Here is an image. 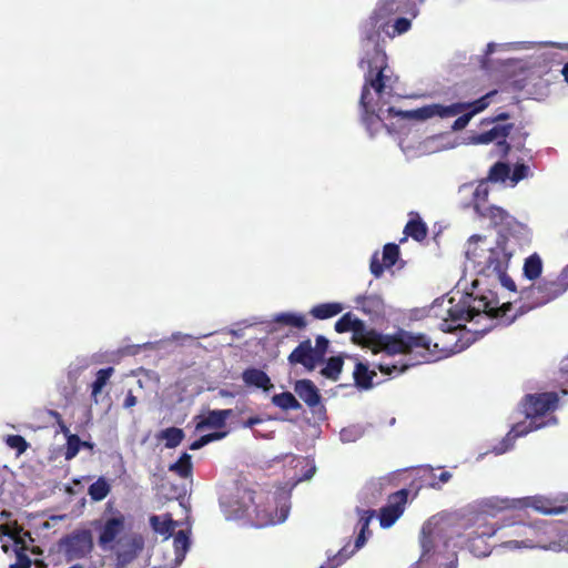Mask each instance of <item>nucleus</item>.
<instances>
[{"label":"nucleus","instance_id":"f257e3e1","mask_svg":"<svg viewBox=\"0 0 568 568\" xmlns=\"http://www.w3.org/2000/svg\"><path fill=\"white\" fill-rule=\"evenodd\" d=\"M337 333L352 332V339L355 344L369 348L374 354L385 353L387 355H409L412 363L378 364L381 373L389 376H398L410 366L435 362L438 358L432 339L424 333H413L399 328L394 334H383L374 328H368L364 321L353 316L352 313L344 314L336 323Z\"/></svg>","mask_w":568,"mask_h":568},{"label":"nucleus","instance_id":"aec40b11","mask_svg":"<svg viewBox=\"0 0 568 568\" xmlns=\"http://www.w3.org/2000/svg\"><path fill=\"white\" fill-rule=\"evenodd\" d=\"M287 361L291 365L301 364L306 371L312 372L322 362L316 356L310 338L302 341L288 355Z\"/></svg>","mask_w":568,"mask_h":568},{"label":"nucleus","instance_id":"9d476101","mask_svg":"<svg viewBox=\"0 0 568 568\" xmlns=\"http://www.w3.org/2000/svg\"><path fill=\"white\" fill-rule=\"evenodd\" d=\"M559 402L558 394L555 392H546L539 394H528L523 400V408L529 423H517L513 426L508 436L513 438L521 437L529 432L539 429L545 426V422H539L547 413L554 412Z\"/></svg>","mask_w":568,"mask_h":568},{"label":"nucleus","instance_id":"7ed1b4c3","mask_svg":"<svg viewBox=\"0 0 568 568\" xmlns=\"http://www.w3.org/2000/svg\"><path fill=\"white\" fill-rule=\"evenodd\" d=\"M424 0H378L369 17L361 24L362 57L372 58L377 53L386 54L381 44V29L397 14L416 18L418 6Z\"/></svg>","mask_w":568,"mask_h":568},{"label":"nucleus","instance_id":"09e8293b","mask_svg":"<svg viewBox=\"0 0 568 568\" xmlns=\"http://www.w3.org/2000/svg\"><path fill=\"white\" fill-rule=\"evenodd\" d=\"M384 262L379 258L378 253H375L369 263V270L375 277H381L385 268Z\"/></svg>","mask_w":568,"mask_h":568},{"label":"nucleus","instance_id":"6ab92c4d","mask_svg":"<svg viewBox=\"0 0 568 568\" xmlns=\"http://www.w3.org/2000/svg\"><path fill=\"white\" fill-rule=\"evenodd\" d=\"M519 509L534 508L542 515H558L568 511L567 500L558 498H548L544 496H534L518 498Z\"/></svg>","mask_w":568,"mask_h":568},{"label":"nucleus","instance_id":"a19ab883","mask_svg":"<svg viewBox=\"0 0 568 568\" xmlns=\"http://www.w3.org/2000/svg\"><path fill=\"white\" fill-rule=\"evenodd\" d=\"M114 369L113 367L101 368L97 372V377L92 383V393L94 402H98L97 396L101 393L102 388L106 385L108 381L112 376Z\"/></svg>","mask_w":568,"mask_h":568},{"label":"nucleus","instance_id":"37998d69","mask_svg":"<svg viewBox=\"0 0 568 568\" xmlns=\"http://www.w3.org/2000/svg\"><path fill=\"white\" fill-rule=\"evenodd\" d=\"M399 257V247L395 243H388L383 248L382 261L386 267H392L396 264Z\"/></svg>","mask_w":568,"mask_h":568},{"label":"nucleus","instance_id":"5701e85b","mask_svg":"<svg viewBox=\"0 0 568 568\" xmlns=\"http://www.w3.org/2000/svg\"><path fill=\"white\" fill-rule=\"evenodd\" d=\"M242 379L247 387L260 388L264 392H268L271 388H273L271 378L264 371L260 368L248 367L244 369L242 373Z\"/></svg>","mask_w":568,"mask_h":568},{"label":"nucleus","instance_id":"4d7b16f0","mask_svg":"<svg viewBox=\"0 0 568 568\" xmlns=\"http://www.w3.org/2000/svg\"><path fill=\"white\" fill-rule=\"evenodd\" d=\"M136 403H138L136 397L133 395L132 390H129L125 396V399L123 402V407L131 408V407L135 406Z\"/></svg>","mask_w":568,"mask_h":568},{"label":"nucleus","instance_id":"39448f33","mask_svg":"<svg viewBox=\"0 0 568 568\" xmlns=\"http://www.w3.org/2000/svg\"><path fill=\"white\" fill-rule=\"evenodd\" d=\"M496 93L497 91L493 90L473 102H456L450 105L434 103L410 111H397L394 106H389L387 112L390 115L414 120H427L434 116L446 119L462 114L452 125L454 131H460L467 126L475 114L484 111L490 104L489 99Z\"/></svg>","mask_w":568,"mask_h":568},{"label":"nucleus","instance_id":"8fccbe9b","mask_svg":"<svg viewBox=\"0 0 568 568\" xmlns=\"http://www.w3.org/2000/svg\"><path fill=\"white\" fill-rule=\"evenodd\" d=\"M345 551H346V547H343L336 555H334L332 558H328L327 567L321 566L320 568H337L347 558H349V555H344Z\"/></svg>","mask_w":568,"mask_h":568},{"label":"nucleus","instance_id":"bb28decb","mask_svg":"<svg viewBox=\"0 0 568 568\" xmlns=\"http://www.w3.org/2000/svg\"><path fill=\"white\" fill-rule=\"evenodd\" d=\"M409 216L410 219L404 227L405 235L417 242L424 241L428 235V227L426 223L423 222L419 214L416 212H410Z\"/></svg>","mask_w":568,"mask_h":568},{"label":"nucleus","instance_id":"9b49d317","mask_svg":"<svg viewBox=\"0 0 568 568\" xmlns=\"http://www.w3.org/2000/svg\"><path fill=\"white\" fill-rule=\"evenodd\" d=\"M464 296L466 303L469 305V311H471L473 320L476 316L485 314L490 318H500L504 320L505 323L510 324L517 317V314L508 315V312L513 308V304L507 302L499 305L493 292H489L488 295L465 294Z\"/></svg>","mask_w":568,"mask_h":568},{"label":"nucleus","instance_id":"cd10ccee","mask_svg":"<svg viewBox=\"0 0 568 568\" xmlns=\"http://www.w3.org/2000/svg\"><path fill=\"white\" fill-rule=\"evenodd\" d=\"M412 17H400L397 18L394 23L390 24V20L388 21V26L384 29H381V34L385 33L388 38L393 39L396 36H400L407 32L412 28ZM381 44L383 45V50L385 51V39L381 36Z\"/></svg>","mask_w":568,"mask_h":568},{"label":"nucleus","instance_id":"13d9d810","mask_svg":"<svg viewBox=\"0 0 568 568\" xmlns=\"http://www.w3.org/2000/svg\"><path fill=\"white\" fill-rule=\"evenodd\" d=\"M262 423V418L258 417V416H253V417H250L247 420H245L243 423V426L246 427V428H252L253 426L257 425V424H261Z\"/></svg>","mask_w":568,"mask_h":568},{"label":"nucleus","instance_id":"774afa93","mask_svg":"<svg viewBox=\"0 0 568 568\" xmlns=\"http://www.w3.org/2000/svg\"><path fill=\"white\" fill-rule=\"evenodd\" d=\"M566 267H568V265Z\"/></svg>","mask_w":568,"mask_h":568},{"label":"nucleus","instance_id":"b1692460","mask_svg":"<svg viewBox=\"0 0 568 568\" xmlns=\"http://www.w3.org/2000/svg\"><path fill=\"white\" fill-rule=\"evenodd\" d=\"M233 415L232 409H214L209 410L207 415L196 424V429L203 428H223L226 419Z\"/></svg>","mask_w":568,"mask_h":568},{"label":"nucleus","instance_id":"c85d7f7f","mask_svg":"<svg viewBox=\"0 0 568 568\" xmlns=\"http://www.w3.org/2000/svg\"><path fill=\"white\" fill-rule=\"evenodd\" d=\"M178 523L172 519V516L170 514H165L163 516L152 515L150 517V526L152 529L165 538H169L172 536L173 530Z\"/></svg>","mask_w":568,"mask_h":568},{"label":"nucleus","instance_id":"bf43d9fd","mask_svg":"<svg viewBox=\"0 0 568 568\" xmlns=\"http://www.w3.org/2000/svg\"><path fill=\"white\" fill-rule=\"evenodd\" d=\"M205 442H203V436H201L199 439L194 440L191 445H190V449L191 450H197L200 448H202L203 446H205Z\"/></svg>","mask_w":568,"mask_h":568},{"label":"nucleus","instance_id":"3c124183","mask_svg":"<svg viewBox=\"0 0 568 568\" xmlns=\"http://www.w3.org/2000/svg\"><path fill=\"white\" fill-rule=\"evenodd\" d=\"M494 275L498 277L501 285L511 292H516V284L513 278L507 274V270H503V272H496Z\"/></svg>","mask_w":568,"mask_h":568},{"label":"nucleus","instance_id":"f8f14e48","mask_svg":"<svg viewBox=\"0 0 568 568\" xmlns=\"http://www.w3.org/2000/svg\"><path fill=\"white\" fill-rule=\"evenodd\" d=\"M449 527L448 520L439 516H433L423 525L420 534L422 559L434 552L439 545L445 548L448 546L450 539L448 535Z\"/></svg>","mask_w":568,"mask_h":568},{"label":"nucleus","instance_id":"423d86ee","mask_svg":"<svg viewBox=\"0 0 568 568\" xmlns=\"http://www.w3.org/2000/svg\"><path fill=\"white\" fill-rule=\"evenodd\" d=\"M552 528L548 521L526 524L511 518H505L500 525H496L500 545L507 549L547 548L551 544Z\"/></svg>","mask_w":568,"mask_h":568},{"label":"nucleus","instance_id":"dca6fc26","mask_svg":"<svg viewBox=\"0 0 568 568\" xmlns=\"http://www.w3.org/2000/svg\"><path fill=\"white\" fill-rule=\"evenodd\" d=\"M454 301V297L447 301L448 306L446 307V313L448 317L444 318L440 324L443 332H453L456 328L464 327L463 323L473 321L471 311H469V305L466 303L465 296L462 295L456 304Z\"/></svg>","mask_w":568,"mask_h":568},{"label":"nucleus","instance_id":"603ef678","mask_svg":"<svg viewBox=\"0 0 568 568\" xmlns=\"http://www.w3.org/2000/svg\"><path fill=\"white\" fill-rule=\"evenodd\" d=\"M31 559L22 550L17 551L16 562L10 565V568H30Z\"/></svg>","mask_w":568,"mask_h":568},{"label":"nucleus","instance_id":"6e6552de","mask_svg":"<svg viewBox=\"0 0 568 568\" xmlns=\"http://www.w3.org/2000/svg\"><path fill=\"white\" fill-rule=\"evenodd\" d=\"M480 236H471L466 256L474 268L483 275L491 276L496 272L507 270L513 252L508 248V239L505 236L496 241L495 246L485 247Z\"/></svg>","mask_w":568,"mask_h":568},{"label":"nucleus","instance_id":"a18cd8bd","mask_svg":"<svg viewBox=\"0 0 568 568\" xmlns=\"http://www.w3.org/2000/svg\"><path fill=\"white\" fill-rule=\"evenodd\" d=\"M6 444L10 448L17 450V455L23 454L29 447V443L21 435H8L6 438Z\"/></svg>","mask_w":568,"mask_h":568},{"label":"nucleus","instance_id":"c9c22d12","mask_svg":"<svg viewBox=\"0 0 568 568\" xmlns=\"http://www.w3.org/2000/svg\"><path fill=\"white\" fill-rule=\"evenodd\" d=\"M110 491L111 486L104 477H99L88 489V494L93 501L103 500Z\"/></svg>","mask_w":568,"mask_h":568},{"label":"nucleus","instance_id":"ea45409f","mask_svg":"<svg viewBox=\"0 0 568 568\" xmlns=\"http://www.w3.org/2000/svg\"><path fill=\"white\" fill-rule=\"evenodd\" d=\"M274 322L286 326H293L300 329L305 328L307 325L306 320L303 315L294 313L277 314L274 317Z\"/></svg>","mask_w":568,"mask_h":568},{"label":"nucleus","instance_id":"a878e982","mask_svg":"<svg viewBox=\"0 0 568 568\" xmlns=\"http://www.w3.org/2000/svg\"><path fill=\"white\" fill-rule=\"evenodd\" d=\"M355 303L367 315L378 316L384 313V301L376 294L357 296Z\"/></svg>","mask_w":568,"mask_h":568},{"label":"nucleus","instance_id":"c03bdc74","mask_svg":"<svg viewBox=\"0 0 568 568\" xmlns=\"http://www.w3.org/2000/svg\"><path fill=\"white\" fill-rule=\"evenodd\" d=\"M83 444L84 443L81 442V439L78 435H75V434L69 435L68 439H67L64 458L67 460L74 458L78 455V453Z\"/></svg>","mask_w":568,"mask_h":568},{"label":"nucleus","instance_id":"ddd939ff","mask_svg":"<svg viewBox=\"0 0 568 568\" xmlns=\"http://www.w3.org/2000/svg\"><path fill=\"white\" fill-rule=\"evenodd\" d=\"M471 530L467 532V547L476 557H485L489 555V546L485 538L493 537L498 534L495 524L486 521L483 515H475L473 519Z\"/></svg>","mask_w":568,"mask_h":568},{"label":"nucleus","instance_id":"e433bc0d","mask_svg":"<svg viewBox=\"0 0 568 568\" xmlns=\"http://www.w3.org/2000/svg\"><path fill=\"white\" fill-rule=\"evenodd\" d=\"M488 195L489 186L487 180H481L475 187L471 197V205L477 213H479L484 209L483 204L487 202Z\"/></svg>","mask_w":568,"mask_h":568},{"label":"nucleus","instance_id":"0eeeda50","mask_svg":"<svg viewBox=\"0 0 568 568\" xmlns=\"http://www.w3.org/2000/svg\"><path fill=\"white\" fill-rule=\"evenodd\" d=\"M264 499L263 494H256L251 488L237 486L230 498L221 501V506L227 519L245 518L255 527H265L274 524V517Z\"/></svg>","mask_w":568,"mask_h":568},{"label":"nucleus","instance_id":"412c9836","mask_svg":"<svg viewBox=\"0 0 568 568\" xmlns=\"http://www.w3.org/2000/svg\"><path fill=\"white\" fill-rule=\"evenodd\" d=\"M506 509H519L518 499H508L499 497H489L479 504V511L476 515H483L488 523V516H496V514Z\"/></svg>","mask_w":568,"mask_h":568},{"label":"nucleus","instance_id":"052dcab7","mask_svg":"<svg viewBox=\"0 0 568 568\" xmlns=\"http://www.w3.org/2000/svg\"><path fill=\"white\" fill-rule=\"evenodd\" d=\"M0 532L4 536H9L10 538L14 539V542L18 545L20 541L16 539V537L9 531L8 527L6 525L0 526Z\"/></svg>","mask_w":568,"mask_h":568},{"label":"nucleus","instance_id":"f3484780","mask_svg":"<svg viewBox=\"0 0 568 568\" xmlns=\"http://www.w3.org/2000/svg\"><path fill=\"white\" fill-rule=\"evenodd\" d=\"M407 499V489H399L388 496L387 504L379 514V524L383 528H389L403 515Z\"/></svg>","mask_w":568,"mask_h":568},{"label":"nucleus","instance_id":"2f4dec72","mask_svg":"<svg viewBox=\"0 0 568 568\" xmlns=\"http://www.w3.org/2000/svg\"><path fill=\"white\" fill-rule=\"evenodd\" d=\"M343 311L341 303H322L317 304L310 311V314L317 320H327L338 315Z\"/></svg>","mask_w":568,"mask_h":568},{"label":"nucleus","instance_id":"393cba45","mask_svg":"<svg viewBox=\"0 0 568 568\" xmlns=\"http://www.w3.org/2000/svg\"><path fill=\"white\" fill-rule=\"evenodd\" d=\"M478 214L488 219L494 226L508 227L514 221V217L506 210L496 205L485 206Z\"/></svg>","mask_w":568,"mask_h":568},{"label":"nucleus","instance_id":"72a5a7b5","mask_svg":"<svg viewBox=\"0 0 568 568\" xmlns=\"http://www.w3.org/2000/svg\"><path fill=\"white\" fill-rule=\"evenodd\" d=\"M192 457L187 453H183L180 458L170 465L169 470L175 473L181 478H190L192 476L193 465Z\"/></svg>","mask_w":568,"mask_h":568},{"label":"nucleus","instance_id":"4c0bfd02","mask_svg":"<svg viewBox=\"0 0 568 568\" xmlns=\"http://www.w3.org/2000/svg\"><path fill=\"white\" fill-rule=\"evenodd\" d=\"M185 434L182 428L168 427L160 433L159 438L165 440L166 448L178 447L184 439Z\"/></svg>","mask_w":568,"mask_h":568},{"label":"nucleus","instance_id":"5fc2aeb1","mask_svg":"<svg viewBox=\"0 0 568 568\" xmlns=\"http://www.w3.org/2000/svg\"><path fill=\"white\" fill-rule=\"evenodd\" d=\"M510 118V114L508 112H500L491 118H486L481 121L483 124H493L498 121H505Z\"/></svg>","mask_w":568,"mask_h":568},{"label":"nucleus","instance_id":"c756f323","mask_svg":"<svg viewBox=\"0 0 568 568\" xmlns=\"http://www.w3.org/2000/svg\"><path fill=\"white\" fill-rule=\"evenodd\" d=\"M544 263L538 253H532L525 258L523 265V275L529 281H536L540 277Z\"/></svg>","mask_w":568,"mask_h":568},{"label":"nucleus","instance_id":"a211bd4d","mask_svg":"<svg viewBox=\"0 0 568 568\" xmlns=\"http://www.w3.org/2000/svg\"><path fill=\"white\" fill-rule=\"evenodd\" d=\"M513 128V123L496 124L491 129L473 136V141L477 144H488L495 141L500 155L507 156L510 151V144L506 141V138Z\"/></svg>","mask_w":568,"mask_h":568},{"label":"nucleus","instance_id":"0e129e2a","mask_svg":"<svg viewBox=\"0 0 568 568\" xmlns=\"http://www.w3.org/2000/svg\"><path fill=\"white\" fill-rule=\"evenodd\" d=\"M495 51V44L494 43H488L487 45V50H486V53L487 54H490Z\"/></svg>","mask_w":568,"mask_h":568},{"label":"nucleus","instance_id":"338daca9","mask_svg":"<svg viewBox=\"0 0 568 568\" xmlns=\"http://www.w3.org/2000/svg\"><path fill=\"white\" fill-rule=\"evenodd\" d=\"M69 568H83V567L81 565L77 564V565H73V566H71Z\"/></svg>","mask_w":568,"mask_h":568},{"label":"nucleus","instance_id":"f704fd0d","mask_svg":"<svg viewBox=\"0 0 568 568\" xmlns=\"http://www.w3.org/2000/svg\"><path fill=\"white\" fill-rule=\"evenodd\" d=\"M173 545L175 550V565H179L184 559V556L190 548L189 532L185 530H179L174 536Z\"/></svg>","mask_w":568,"mask_h":568},{"label":"nucleus","instance_id":"69168bd1","mask_svg":"<svg viewBox=\"0 0 568 568\" xmlns=\"http://www.w3.org/2000/svg\"><path fill=\"white\" fill-rule=\"evenodd\" d=\"M2 549H3L4 552L9 551V547L7 545H2Z\"/></svg>","mask_w":568,"mask_h":568},{"label":"nucleus","instance_id":"de8ad7c7","mask_svg":"<svg viewBox=\"0 0 568 568\" xmlns=\"http://www.w3.org/2000/svg\"><path fill=\"white\" fill-rule=\"evenodd\" d=\"M529 166L524 163H517L514 168L513 174L510 175V180L513 184H517L519 181L526 179L529 174Z\"/></svg>","mask_w":568,"mask_h":568},{"label":"nucleus","instance_id":"473e14b6","mask_svg":"<svg viewBox=\"0 0 568 568\" xmlns=\"http://www.w3.org/2000/svg\"><path fill=\"white\" fill-rule=\"evenodd\" d=\"M272 404L282 410H300L302 409V404L296 399V397L290 392H283L280 394H275L272 397Z\"/></svg>","mask_w":568,"mask_h":568},{"label":"nucleus","instance_id":"f03ea898","mask_svg":"<svg viewBox=\"0 0 568 568\" xmlns=\"http://www.w3.org/2000/svg\"><path fill=\"white\" fill-rule=\"evenodd\" d=\"M359 69L364 70V84L362 88L359 106L362 109V122L371 135H374L383 125V120L372 106L371 89L384 99L394 94V87L398 77L388 64L387 54L377 53L372 58L362 57L358 62Z\"/></svg>","mask_w":568,"mask_h":568},{"label":"nucleus","instance_id":"e2e57ef3","mask_svg":"<svg viewBox=\"0 0 568 568\" xmlns=\"http://www.w3.org/2000/svg\"><path fill=\"white\" fill-rule=\"evenodd\" d=\"M561 74L564 77L565 82L568 84V62L564 64L561 69Z\"/></svg>","mask_w":568,"mask_h":568},{"label":"nucleus","instance_id":"49530a36","mask_svg":"<svg viewBox=\"0 0 568 568\" xmlns=\"http://www.w3.org/2000/svg\"><path fill=\"white\" fill-rule=\"evenodd\" d=\"M328 346H329V341L325 336L318 335L316 337L315 347H313V349L322 363L325 359V355L327 353Z\"/></svg>","mask_w":568,"mask_h":568},{"label":"nucleus","instance_id":"58836bf2","mask_svg":"<svg viewBox=\"0 0 568 568\" xmlns=\"http://www.w3.org/2000/svg\"><path fill=\"white\" fill-rule=\"evenodd\" d=\"M344 361L341 356H333L328 358L325 367L322 368L321 374L328 379L337 381L342 369Z\"/></svg>","mask_w":568,"mask_h":568},{"label":"nucleus","instance_id":"7c9ffc66","mask_svg":"<svg viewBox=\"0 0 568 568\" xmlns=\"http://www.w3.org/2000/svg\"><path fill=\"white\" fill-rule=\"evenodd\" d=\"M376 376L375 371H371L366 364L357 363L354 369V381L357 387L369 389L373 387V378Z\"/></svg>","mask_w":568,"mask_h":568},{"label":"nucleus","instance_id":"1a4fd4ad","mask_svg":"<svg viewBox=\"0 0 568 568\" xmlns=\"http://www.w3.org/2000/svg\"><path fill=\"white\" fill-rule=\"evenodd\" d=\"M568 291V267L554 278L544 277L537 283H532L528 287H524L519 292V306L517 316L523 315L531 310L541 307L554 300L561 296Z\"/></svg>","mask_w":568,"mask_h":568},{"label":"nucleus","instance_id":"6e6d98bb","mask_svg":"<svg viewBox=\"0 0 568 568\" xmlns=\"http://www.w3.org/2000/svg\"><path fill=\"white\" fill-rule=\"evenodd\" d=\"M226 432H214L210 434L203 435V442L207 445L209 443H212L214 440H220L226 436Z\"/></svg>","mask_w":568,"mask_h":568},{"label":"nucleus","instance_id":"79ce46f5","mask_svg":"<svg viewBox=\"0 0 568 568\" xmlns=\"http://www.w3.org/2000/svg\"><path fill=\"white\" fill-rule=\"evenodd\" d=\"M510 179V166L505 162H496L488 172L487 181L490 182H505Z\"/></svg>","mask_w":568,"mask_h":568},{"label":"nucleus","instance_id":"4468645a","mask_svg":"<svg viewBox=\"0 0 568 568\" xmlns=\"http://www.w3.org/2000/svg\"><path fill=\"white\" fill-rule=\"evenodd\" d=\"M65 554L71 559H80L93 549L92 534L88 529H80L63 537L60 541Z\"/></svg>","mask_w":568,"mask_h":568},{"label":"nucleus","instance_id":"2eb2a0df","mask_svg":"<svg viewBox=\"0 0 568 568\" xmlns=\"http://www.w3.org/2000/svg\"><path fill=\"white\" fill-rule=\"evenodd\" d=\"M294 392L307 405L314 416H317L320 420L326 418V408L322 403V395L311 379L296 381Z\"/></svg>","mask_w":568,"mask_h":568},{"label":"nucleus","instance_id":"864d4df0","mask_svg":"<svg viewBox=\"0 0 568 568\" xmlns=\"http://www.w3.org/2000/svg\"><path fill=\"white\" fill-rule=\"evenodd\" d=\"M559 383L561 385V393L568 395V362L560 368Z\"/></svg>","mask_w":568,"mask_h":568},{"label":"nucleus","instance_id":"680f3d73","mask_svg":"<svg viewBox=\"0 0 568 568\" xmlns=\"http://www.w3.org/2000/svg\"><path fill=\"white\" fill-rule=\"evenodd\" d=\"M452 478V474L449 471H442L438 476V479L442 481V483H447L449 479Z\"/></svg>","mask_w":568,"mask_h":568},{"label":"nucleus","instance_id":"20e7f679","mask_svg":"<svg viewBox=\"0 0 568 568\" xmlns=\"http://www.w3.org/2000/svg\"><path fill=\"white\" fill-rule=\"evenodd\" d=\"M125 526V516L115 510L113 516L104 518L98 527V544L103 550L114 554V568H126L144 548V538L136 532L124 534Z\"/></svg>","mask_w":568,"mask_h":568},{"label":"nucleus","instance_id":"4be33fe9","mask_svg":"<svg viewBox=\"0 0 568 568\" xmlns=\"http://www.w3.org/2000/svg\"><path fill=\"white\" fill-rule=\"evenodd\" d=\"M357 513L359 515L357 524V526L359 527V532L355 539L353 549L349 551L346 549V551L344 552V555H349V557L365 545L367 540V535H371V531L368 530L369 524L375 516V511L371 509H357Z\"/></svg>","mask_w":568,"mask_h":568}]
</instances>
